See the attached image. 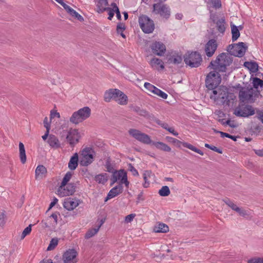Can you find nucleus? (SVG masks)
Masks as SVG:
<instances>
[{"instance_id": "51", "label": "nucleus", "mask_w": 263, "mask_h": 263, "mask_svg": "<svg viewBox=\"0 0 263 263\" xmlns=\"http://www.w3.org/2000/svg\"><path fill=\"white\" fill-rule=\"evenodd\" d=\"M127 169L128 171L132 173V174L134 176H137L138 175V172L137 170L134 167V166L131 163H128L127 165Z\"/></svg>"}, {"instance_id": "12", "label": "nucleus", "mask_w": 263, "mask_h": 263, "mask_svg": "<svg viewBox=\"0 0 263 263\" xmlns=\"http://www.w3.org/2000/svg\"><path fill=\"white\" fill-rule=\"evenodd\" d=\"M80 138L81 135L77 129L70 128L66 132V142L72 148H73L79 142Z\"/></svg>"}, {"instance_id": "11", "label": "nucleus", "mask_w": 263, "mask_h": 263, "mask_svg": "<svg viewBox=\"0 0 263 263\" xmlns=\"http://www.w3.org/2000/svg\"><path fill=\"white\" fill-rule=\"evenodd\" d=\"M153 12L159 14L163 18L168 20L171 15L170 7L166 4L156 3L153 5Z\"/></svg>"}, {"instance_id": "47", "label": "nucleus", "mask_w": 263, "mask_h": 263, "mask_svg": "<svg viewBox=\"0 0 263 263\" xmlns=\"http://www.w3.org/2000/svg\"><path fill=\"white\" fill-rule=\"evenodd\" d=\"M212 7L215 9H219L221 7V0H210Z\"/></svg>"}, {"instance_id": "38", "label": "nucleus", "mask_w": 263, "mask_h": 263, "mask_svg": "<svg viewBox=\"0 0 263 263\" xmlns=\"http://www.w3.org/2000/svg\"><path fill=\"white\" fill-rule=\"evenodd\" d=\"M105 11H109L108 13V19L109 20H111L112 17L114 16V14H115V10H111V8H110L109 7H107L106 8H101V9H100V10L99 11V13H101L104 12Z\"/></svg>"}, {"instance_id": "1", "label": "nucleus", "mask_w": 263, "mask_h": 263, "mask_svg": "<svg viewBox=\"0 0 263 263\" xmlns=\"http://www.w3.org/2000/svg\"><path fill=\"white\" fill-rule=\"evenodd\" d=\"M233 62V58L228 53L222 52L220 53L215 60H212L208 68H211L218 72H226L227 67L229 66Z\"/></svg>"}, {"instance_id": "48", "label": "nucleus", "mask_w": 263, "mask_h": 263, "mask_svg": "<svg viewBox=\"0 0 263 263\" xmlns=\"http://www.w3.org/2000/svg\"><path fill=\"white\" fill-rule=\"evenodd\" d=\"M134 110L137 112L140 116H146L147 115V111L145 110L142 109L140 107L135 106L134 108Z\"/></svg>"}, {"instance_id": "57", "label": "nucleus", "mask_w": 263, "mask_h": 263, "mask_svg": "<svg viewBox=\"0 0 263 263\" xmlns=\"http://www.w3.org/2000/svg\"><path fill=\"white\" fill-rule=\"evenodd\" d=\"M6 215L4 213L0 214V226H4L5 223Z\"/></svg>"}, {"instance_id": "40", "label": "nucleus", "mask_w": 263, "mask_h": 263, "mask_svg": "<svg viewBox=\"0 0 263 263\" xmlns=\"http://www.w3.org/2000/svg\"><path fill=\"white\" fill-rule=\"evenodd\" d=\"M144 181H147L149 179H154L155 175L151 171H145L143 174Z\"/></svg>"}, {"instance_id": "49", "label": "nucleus", "mask_w": 263, "mask_h": 263, "mask_svg": "<svg viewBox=\"0 0 263 263\" xmlns=\"http://www.w3.org/2000/svg\"><path fill=\"white\" fill-rule=\"evenodd\" d=\"M144 86L146 89L153 93L154 92L155 89L157 88L155 86L148 82H145L144 84Z\"/></svg>"}, {"instance_id": "3", "label": "nucleus", "mask_w": 263, "mask_h": 263, "mask_svg": "<svg viewBox=\"0 0 263 263\" xmlns=\"http://www.w3.org/2000/svg\"><path fill=\"white\" fill-rule=\"evenodd\" d=\"M90 115V108L88 106H85L74 111L70 118L69 121L71 123L77 125L88 118Z\"/></svg>"}, {"instance_id": "9", "label": "nucleus", "mask_w": 263, "mask_h": 263, "mask_svg": "<svg viewBox=\"0 0 263 263\" xmlns=\"http://www.w3.org/2000/svg\"><path fill=\"white\" fill-rule=\"evenodd\" d=\"M76 191V186L71 182H61L57 191V194L61 197L72 195Z\"/></svg>"}, {"instance_id": "42", "label": "nucleus", "mask_w": 263, "mask_h": 263, "mask_svg": "<svg viewBox=\"0 0 263 263\" xmlns=\"http://www.w3.org/2000/svg\"><path fill=\"white\" fill-rule=\"evenodd\" d=\"M100 226L89 230L85 234V238H89L94 236L99 231Z\"/></svg>"}, {"instance_id": "27", "label": "nucleus", "mask_w": 263, "mask_h": 263, "mask_svg": "<svg viewBox=\"0 0 263 263\" xmlns=\"http://www.w3.org/2000/svg\"><path fill=\"white\" fill-rule=\"evenodd\" d=\"M150 65L152 68H156L158 70H163L164 68V63L158 58H153L150 61Z\"/></svg>"}, {"instance_id": "30", "label": "nucleus", "mask_w": 263, "mask_h": 263, "mask_svg": "<svg viewBox=\"0 0 263 263\" xmlns=\"http://www.w3.org/2000/svg\"><path fill=\"white\" fill-rule=\"evenodd\" d=\"M79 162V155L77 153H74L70 158L68 163V167L71 170L73 171L76 169L78 165Z\"/></svg>"}, {"instance_id": "64", "label": "nucleus", "mask_w": 263, "mask_h": 263, "mask_svg": "<svg viewBox=\"0 0 263 263\" xmlns=\"http://www.w3.org/2000/svg\"><path fill=\"white\" fill-rule=\"evenodd\" d=\"M257 112L259 115L258 118L260 120V121L263 124V110L262 111L258 110L257 111Z\"/></svg>"}, {"instance_id": "50", "label": "nucleus", "mask_w": 263, "mask_h": 263, "mask_svg": "<svg viewBox=\"0 0 263 263\" xmlns=\"http://www.w3.org/2000/svg\"><path fill=\"white\" fill-rule=\"evenodd\" d=\"M248 263H263V257H254L248 260Z\"/></svg>"}, {"instance_id": "21", "label": "nucleus", "mask_w": 263, "mask_h": 263, "mask_svg": "<svg viewBox=\"0 0 263 263\" xmlns=\"http://www.w3.org/2000/svg\"><path fill=\"white\" fill-rule=\"evenodd\" d=\"M174 144L178 148H181V146H183V147H186L202 156L204 154L203 152L201 150L191 144L186 142L181 141L177 139L175 141Z\"/></svg>"}, {"instance_id": "19", "label": "nucleus", "mask_w": 263, "mask_h": 263, "mask_svg": "<svg viewBox=\"0 0 263 263\" xmlns=\"http://www.w3.org/2000/svg\"><path fill=\"white\" fill-rule=\"evenodd\" d=\"M120 90L116 88H111L106 90L104 95V101L106 102H110L111 100L116 101L119 97Z\"/></svg>"}, {"instance_id": "53", "label": "nucleus", "mask_w": 263, "mask_h": 263, "mask_svg": "<svg viewBox=\"0 0 263 263\" xmlns=\"http://www.w3.org/2000/svg\"><path fill=\"white\" fill-rule=\"evenodd\" d=\"M125 29V26L124 24L119 23L117 26V32L118 34L123 32Z\"/></svg>"}, {"instance_id": "22", "label": "nucleus", "mask_w": 263, "mask_h": 263, "mask_svg": "<svg viewBox=\"0 0 263 263\" xmlns=\"http://www.w3.org/2000/svg\"><path fill=\"white\" fill-rule=\"evenodd\" d=\"M111 181H128L126 171L124 169L116 170L111 175Z\"/></svg>"}, {"instance_id": "55", "label": "nucleus", "mask_w": 263, "mask_h": 263, "mask_svg": "<svg viewBox=\"0 0 263 263\" xmlns=\"http://www.w3.org/2000/svg\"><path fill=\"white\" fill-rule=\"evenodd\" d=\"M135 216V214H130L129 215H128L125 217V222L126 223L130 222L132 221L133 220Z\"/></svg>"}, {"instance_id": "5", "label": "nucleus", "mask_w": 263, "mask_h": 263, "mask_svg": "<svg viewBox=\"0 0 263 263\" xmlns=\"http://www.w3.org/2000/svg\"><path fill=\"white\" fill-rule=\"evenodd\" d=\"M138 22L140 28L145 33H152L155 29L154 21L146 15H140L138 18Z\"/></svg>"}, {"instance_id": "52", "label": "nucleus", "mask_w": 263, "mask_h": 263, "mask_svg": "<svg viewBox=\"0 0 263 263\" xmlns=\"http://www.w3.org/2000/svg\"><path fill=\"white\" fill-rule=\"evenodd\" d=\"M105 167L107 169V171L109 173H111L112 174H113V172L116 171L109 161H106Z\"/></svg>"}, {"instance_id": "26", "label": "nucleus", "mask_w": 263, "mask_h": 263, "mask_svg": "<svg viewBox=\"0 0 263 263\" xmlns=\"http://www.w3.org/2000/svg\"><path fill=\"white\" fill-rule=\"evenodd\" d=\"M36 179L42 180L45 177L47 173L46 168L43 165H40L35 169Z\"/></svg>"}, {"instance_id": "44", "label": "nucleus", "mask_w": 263, "mask_h": 263, "mask_svg": "<svg viewBox=\"0 0 263 263\" xmlns=\"http://www.w3.org/2000/svg\"><path fill=\"white\" fill-rule=\"evenodd\" d=\"M32 226V224H30L24 230L21 235V239H23L27 235L30 233Z\"/></svg>"}, {"instance_id": "4", "label": "nucleus", "mask_w": 263, "mask_h": 263, "mask_svg": "<svg viewBox=\"0 0 263 263\" xmlns=\"http://www.w3.org/2000/svg\"><path fill=\"white\" fill-rule=\"evenodd\" d=\"M219 72L214 70L208 74L205 80V85L208 89L213 90L216 89L220 84L221 78Z\"/></svg>"}, {"instance_id": "20", "label": "nucleus", "mask_w": 263, "mask_h": 263, "mask_svg": "<svg viewBox=\"0 0 263 263\" xmlns=\"http://www.w3.org/2000/svg\"><path fill=\"white\" fill-rule=\"evenodd\" d=\"M77 252L73 249L66 251L63 255L64 263H76L77 262Z\"/></svg>"}, {"instance_id": "17", "label": "nucleus", "mask_w": 263, "mask_h": 263, "mask_svg": "<svg viewBox=\"0 0 263 263\" xmlns=\"http://www.w3.org/2000/svg\"><path fill=\"white\" fill-rule=\"evenodd\" d=\"M152 52L159 56H162L166 51L165 45L161 42L155 41L151 46Z\"/></svg>"}, {"instance_id": "33", "label": "nucleus", "mask_w": 263, "mask_h": 263, "mask_svg": "<svg viewBox=\"0 0 263 263\" xmlns=\"http://www.w3.org/2000/svg\"><path fill=\"white\" fill-rule=\"evenodd\" d=\"M152 145H154L157 148L164 152H170L171 148L166 144L162 142H153Z\"/></svg>"}, {"instance_id": "60", "label": "nucleus", "mask_w": 263, "mask_h": 263, "mask_svg": "<svg viewBox=\"0 0 263 263\" xmlns=\"http://www.w3.org/2000/svg\"><path fill=\"white\" fill-rule=\"evenodd\" d=\"M64 9L66 11V12L70 15L71 13L73 12V9L71 8L70 6L65 4L63 6Z\"/></svg>"}, {"instance_id": "35", "label": "nucleus", "mask_w": 263, "mask_h": 263, "mask_svg": "<svg viewBox=\"0 0 263 263\" xmlns=\"http://www.w3.org/2000/svg\"><path fill=\"white\" fill-rule=\"evenodd\" d=\"M116 102L120 105H125L128 103V98L127 96L122 91L120 90L119 97L117 99Z\"/></svg>"}, {"instance_id": "18", "label": "nucleus", "mask_w": 263, "mask_h": 263, "mask_svg": "<svg viewBox=\"0 0 263 263\" xmlns=\"http://www.w3.org/2000/svg\"><path fill=\"white\" fill-rule=\"evenodd\" d=\"M218 47L217 41L215 39H210L205 44V52L206 56L211 57L214 54Z\"/></svg>"}, {"instance_id": "37", "label": "nucleus", "mask_w": 263, "mask_h": 263, "mask_svg": "<svg viewBox=\"0 0 263 263\" xmlns=\"http://www.w3.org/2000/svg\"><path fill=\"white\" fill-rule=\"evenodd\" d=\"M41 224L44 228H52L55 227V226H53V222L49 217L46 219L43 220L41 221Z\"/></svg>"}, {"instance_id": "14", "label": "nucleus", "mask_w": 263, "mask_h": 263, "mask_svg": "<svg viewBox=\"0 0 263 263\" xmlns=\"http://www.w3.org/2000/svg\"><path fill=\"white\" fill-rule=\"evenodd\" d=\"M183 57H182L181 54L175 52L166 55V63L174 64L178 67H182L183 65Z\"/></svg>"}, {"instance_id": "6", "label": "nucleus", "mask_w": 263, "mask_h": 263, "mask_svg": "<svg viewBox=\"0 0 263 263\" xmlns=\"http://www.w3.org/2000/svg\"><path fill=\"white\" fill-rule=\"evenodd\" d=\"M247 50L248 46L243 42L229 45L227 49L230 54L238 58L243 57Z\"/></svg>"}, {"instance_id": "36", "label": "nucleus", "mask_w": 263, "mask_h": 263, "mask_svg": "<svg viewBox=\"0 0 263 263\" xmlns=\"http://www.w3.org/2000/svg\"><path fill=\"white\" fill-rule=\"evenodd\" d=\"M217 30L222 33H223L226 30V27L224 24H226L224 17H222L220 20H218L215 23Z\"/></svg>"}, {"instance_id": "45", "label": "nucleus", "mask_w": 263, "mask_h": 263, "mask_svg": "<svg viewBox=\"0 0 263 263\" xmlns=\"http://www.w3.org/2000/svg\"><path fill=\"white\" fill-rule=\"evenodd\" d=\"M58 240L57 238H53L50 242L47 248V250H52L58 245Z\"/></svg>"}, {"instance_id": "8", "label": "nucleus", "mask_w": 263, "mask_h": 263, "mask_svg": "<svg viewBox=\"0 0 263 263\" xmlns=\"http://www.w3.org/2000/svg\"><path fill=\"white\" fill-rule=\"evenodd\" d=\"M234 114L237 117H248L255 114V109L251 105L245 104V103H239Z\"/></svg>"}, {"instance_id": "58", "label": "nucleus", "mask_w": 263, "mask_h": 263, "mask_svg": "<svg viewBox=\"0 0 263 263\" xmlns=\"http://www.w3.org/2000/svg\"><path fill=\"white\" fill-rule=\"evenodd\" d=\"M43 123L44 127L46 128L47 130H50V122L48 121V118L45 117L44 119Z\"/></svg>"}, {"instance_id": "39", "label": "nucleus", "mask_w": 263, "mask_h": 263, "mask_svg": "<svg viewBox=\"0 0 263 263\" xmlns=\"http://www.w3.org/2000/svg\"><path fill=\"white\" fill-rule=\"evenodd\" d=\"M170 189L167 186H163L158 192L161 196H167L170 194Z\"/></svg>"}, {"instance_id": "34", "label": "nucleus", "mask_w": 263, "mask_h": 263, "mask_svg": "<svg viewBox=\"0 0 263 263\" xmlns=\"http://www.w3.org/2000/svg\"><path fill=\"white\" fill-rule=\"evenodd\" d=\"M231 33H232V40L233 42L236 41L240 36L239 29L238 27L233 24L231 25Z\"/></svg>"}, {"instance_id": "54", "label": "nucleus", "mask_w": 263, "mask_h": 263, "mask_svg": "<svg viewBox=\"0 0 263 263\" xmlns=\"http://www.w3.org/2000/svg\"><path fill=\"white\" fill-rule=\"evenodd\" d=\"M59 215V214L58 212H55L53 213L49 217L50 219L53 218V226H55V227L57 226L58 223V216Z\"/></svg>"}, {"instance_id": "29", "label": "nucleus", "mask_w": 263, "mask_h": 263, "mask_svg": "<svg viewBox=\"0 0 263 263\" xmlns=\"http://www.w3.org/2000/svg\"><path fill=\"white\" fill-rule=\"evenodd\" d=\"M243 66L248 69L250 73H256L258 70V64L255 61H246L243 64Z\"/></svg>"}, {"instance_id": "16", "label": "nucleus", "mask_w": 263, "mask_h": 263, "mask_svg": "<svg viewBox=\"0 0 263 263\" xmlns=\"http://www.w3.org/2000/svg\"><path fill=\"white\" fill-rule=\"evenodd\" d=\"M121 183H119L117 185L114 187L108 193L107 197L105 198V201L106 202L109 199H110L120 193H121L123 190L122 185V183H124L126 187L128 186L129 182H120Z\"/></svg>"}, {"instance_id": "62", "label": "nucleus", "mask_w": 263, "mask_h": 263, "mask_svg": "<svg viewBox=\"0 0 263 263\" xmlns=\"http://www.w3.org/2000/svg\"><path fill=\"white\" fill-rule=\"evenodd\" d=\"M211 150L215 152H217L218 153V154H222V149L221 148H218L214 145H212L211 147Z\"/></svg>"}, {"instance_id": "10", "label": "nucleus", "mask_w": 263, "mask_h": 263, "mask_svg": "<svg viewBox=\"0 0 263 263\" xmlns=\"http://www.w3.org/2000/svg\"><path fill=\"white\" fill-rule=\"evenodd\" d=\"M94 153L95 152L91 147H86L84 148L82 151L81 156H80V165L87 166L90 164L94 159L93 155Z\"/></svg>"}, {"instance_id": "32", "label": "nucleus", "mask_w": 263, "mask_h": 263, "mask_svg": "<svg viewBox=\"0 0 263 263\" xmlns=\"http://www.w3.org/2000/svg\"><path fill=\"white\" fill-rule=\"evenodd\" d=\"M19 152L21 162L22 164H24L26 162V155L24 145L21 142L19 143Z\"/></svg>"}, {"instance_id": "56", "label": "nucleus", "mask_w": 263, "mask_h": 263, "mask_svg": "<svg viewBox=\"0 0 263 263\" xmlns=\"http://www.w3.org/2000/svg\"><path fill=\"white\" fill-rule=\"evenodd\" d=\"M73 173L71 172H68L66 173L65 175L64 176V178H63L62 180L63 181H68L70 180L71 178V177L72 176Z\"/></svg>"}, {"instance_id": "31", "label": "nucleus", "mask_w": 263, "mask_h": 263, "mask_svg": "<svg viewBox=\"0 0 263 263\" xmlns=\"http://www.w3.org/2000/svg\"><path fill=\"white\" fill-rule=\"evenodd\" d=\"M168 227L163 223H159L154 228V231L156 233H166L168 232Z\"/></svg>"}, {"instance_id": "43", "label": "nucleus", "mask_w": 263, "mask_h": 263, "mask_svg": "<svg viewBox=\"0 0 263 263\" xmlns=\"http://www.w3.org/2000/svg\"><path fill=\"white\" fill-rule=\"evenodd\" d=\"M153 93L158 96L159 97H161L163 99H166L168 97L167 93L162 91L157 87L155 89V90Z\"/></svg>"}, {"instance_id": "13", "label": "nucleus", "mask_w": 263, "mask_h": 263, "mask_svg": "<svg viewBox=\"0 0 263 263\" xmlns=\"http://www.w3.org/2000/svg\"><path fill=\"white\" fill-rule=\"evenodd\" d=\"M129 134L138 141L146 144H152L153 141L148 135L142 133L140 130L136 129H130L128 130Z\"/></svg>"}, {"instance_id": "24", "label": "nucleus", "mask_w": 263, "mask_h": 263, "mask_svg": "<svg viewBox=\"0 0 263 263\" xmlns=\"http://www.w3.org/2000/svg\"><path fill=\"white\" fill-rule=\"evenodd\" d=\"M79 204V200L76 199L68 198L65 199L63 206L68 211H71L77 208Z\"/></svg>"}, {"instance_id": "23", "label": "nucleus", "mask_w": 263, "mask_h": 263, "mask_svg": "<svg viewBox=\"0 0 263 263\" xmlns=\"http://www.w3.org/2000/svg\"><path fill=\"white\" fill-rule=\"evenodd\" d=\"M212 90V95H211L210 97L211 99H213L215 100L221 99L224 101L227 99V92L220 88H218L217 89H214Z\"/></svg>"}, {"instance_id": "15", "label": "nucleus", "mask_w": 263, "mask_h": 263, "mask_svg": "<svg viewBox=\"0 0 263 263\" xmlns=\"http://www.w3.org/2000/svg\"><path fill=\"white\" fill-rule=\"evenodd\" d=\"M239 103L249 102L253 103L255 99L253 98V90L252 88L248 90H240L239 92Z\"/></svg>"}, {"instance_id": "61", "label": "nucleus", "mask_w": 263, "mask_h": 263, "mask_svg": "<svg viewBox=\"0 0 263 263\" xmlns=\"http://www.w3.org/2000/svg\"><path fill=\"white\" fill-rule=\"evenodd\" d=\"M96 181H107V179L105 178V176L102 174L96 175L95 176Z\"/></svg>"}, {"instance_id": "59", "label": "nucleus", "mask_w": 263, "mask_h": 263, "mask_svg": "<svg viewBox=\"0 0 263 263\" xmlns=\"http://www.w3.org/2000/svg\"><path fill=\"white\" fill-rule=\"evenodd\" d=\"M84 172V173L83 174V176L85 179V181H86V178H88L89 180L92 179L93 178V176L92 175L90 174L86 170L85 171H83Z\"/></svg>"}, {"instance_id": "25", "label": "nucleus", "mask_w": 263, "mask_h": 263, "mask_svg": "<svg viewBox=\"0 0 263 263\" xmlns=\"http://www.w3.org/2000/svg\"><path fill=\"white\" fill-rule=\"evenodd\" d=\"M154 121L158 125H160L163 128L166 129L167 131L172 134L173 135L177 136L178 135V133L175 131L173 127H170L166 123L162 122L158 118H155Z\"/></svg>"}, {"instance_id": "28", "label": "nucleus", "mask_w": 263, "mask_h": 263, "mask_svg": "<svg viewBox=\"0 0 263 263\" xmlns=\"http://www.w3.org/2000/svg\"><path fill=\"white\" fill-rule=\"evenodd\" d=\"M47 142L51 148L57 149L61 147L59 140L54 135H50Z\"/></svg>"}, {"instance_id": "41", "label": "nucleus", "mask_w": 263, "mask_h": 263, "mask_svg": "<svg viewBox=\"0 0 263 263\" xmlns=\"http://www.w3.org/2000/svg\"><path fill=\"white\" fill-rule=\"evenodd\" d=\"M253 86L256 89H257L258 86L263 87V80L257 77L253 78Z\"/></svg>"}, {"instance_id": "63", "label": "nucleus", "mask_w": 263, "mask_h": 263, "mask_svg": "<svg viewBox=\"0 0 263 263\" xmlns=\"http://www.w3.org/2000/svg\"><path fill=\"white\" fill-rule=\"evenodd\" d=\"M255 154L259 157H263V149H253Z\"/></svg>"}, {"instance_id": "7", "label": "nucleus", "mask_w": 263, "mask_h": 263, "mask_svg": "<svg viewBox=\"0 0 263 263\" xmlns=\"http://www.w3.org/2000/svg\"><path fill=\"white\" fill-rule=\"evenodd\" d=\"M223 201L233 211L236 212L239 216L245 218H251L252 211L250 209L239 207L229 199H225Z\"/></svg>"}, {"instance_id": "2", "label": "nucleus", "mask_w": 263, "mask_h": 263, "mask_svg": "<svg viewBox=\"0 0 263 263\" xmlns=\"http://www.w3.org/2000/svg\"><path fill=\"white\" fill-rule=\"evenodd\" d=\"M183 59L185 64L191 68L199 67L202 62L201 54L196 51H187L183 55Z\"/></svg>"}, {"instance_id": "46", "label": "nucleus", "mask_w": 263, "mask_h": 263, "mask_svg": "<svg viewBox=\"0 0 263 263\" xmlns=\"http://www.w3.org/2000/svg\"><path fill=\"white\" fill-rule=\"evenodd\" d=\"M107 6L108 5V1L107 0H99L97 5V7L98 8V12L99 13V11L101 8H106V7H104L103 5Z\"/></svg>"}]
</instances>
